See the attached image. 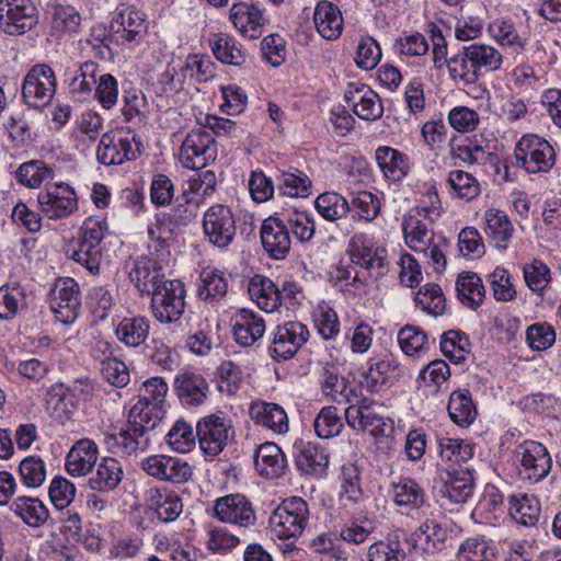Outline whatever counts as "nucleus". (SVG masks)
<instances>
[{
	"mask_svg": "<svg viewBox=\"0 0 561 561\" xmlns=\"http://www.w3.org/2000/svg\"><path fill=\"white\" fill-rule=\"evenodd\" d=\"M138 151L136 135L127 128H116L102 134L96 160L103 165H119L134 160Z\"/></svg>",
	"mask_w": 561,
	"mask_h": 561,
	"instance_id": "39448f33",
	"label": "nucleus"
},
{
	"mask_svg": "<svg viewBox=\"0 0 561 561\" xmlns=\"http://www.w3.org/2000/svg\"><path fill=\"white\" fill-rule=\"evenodd\" d=\"M297 467L307 474L322 477L329 466V455L314 444L302 445L295 456Z\"/></svg>",
	"mask_w": 561,
	"mask_h": 561,
	"instance_id": "37998d69",
	"label": "nucleus"
},
{
	"mask_svg": "<svg viewBox=\"0 0 561 561\" xmlns=\"http://www.w3.org/2000/svg\"><path fill=\"white\" fill-rule=\"evenodd\" d=\"M174 390L183 405L198 407L206 401L209 385L203 375L184 370L176 375Z\"/></svg>",
	"mask_w": 561,
	"mask_h": 561,
	"instance_id": "393cba45",
	"label": "nucleus"
},
{
	"mask_svg": "<svg viewBox=\"0 0 561 561\" xmlns=\"http://www.w3.org/2000/svg\"><path fill=\"white\" fill-rule=\"evenodd\" d=\"M440 350L449 360L460 364L468 357L471 345L467 335L459 331L450 330L443 334Z\"/></svg>",
	"mask_w": 561,
	"mask_h": 561,
	"instance_id": "680f3d73",
	"label": "nucleus"
},
{
	"mask_svg": "<svg viewBox=\"0 0 561 561\" xmlns=\"http://www.w3.org/2000/svg\"><path fill=\"white\" fill-rule=\"evenodd\" d=\"M503 515V495L493 485H486L483 494L473 512V516H480L482 523L493 524Z\"/></svg>",
	"mask_w": 561,
	"mask_h": 561,
	"instance_id": "bf43d9fd",
	"label": "nucleus"
},
{
	"mask_svg": "<svg viewBox=\"0 0 561 561\" xmlns=\"http://www.w3.org/2000/svg\"><path fill=\"white\" fill-rule=\"evenodd\" d=\"M414 301L417 308L434 317L443 314L446 308V299L437 284L423 285L415 294Z\"/></svg>",
	"mask_w": 561,
	"mask_h": 561,
	"instance_id": "052dcab7",
	"label": "nucleus"
},
{
	"mask_svg": "<svg viewBox=\"0 0 561 561\" xmlns=\"http://www.w3.org/2000/svg\"><path fill=\"white\" fill-rule=\"evenodd\" d=\"M309 517V507L302 497L285 499L268 519L270 534L273 539L296 540L308 526Z\"/></svg>",
	"mask_w": 561,
	"mask_h": 561,
	"instance_id": "7ed1b4c3",
	"label": "nucleus"
},
{
	"mask_svg": "<svg viewBox=\"0 0 561 561\" xmlns=\"http://www.w3.org/2000/svg\"><path fill=\"white\" fill-rule=\"evenodd\" d=\"M482 229L495 247L501 249H506L514 233L508 215L496 207H490L484 211Z\"/></svg>",
	"mask_w": 561,
	"mask_h": 561,
	"instance_id": "2f4dec72",
	"label": "nucleus"
},
{
	"mask_svg": "<svg viewBox=\"0 0 561 561\" xmlns=\"http://www.w3.org/2000/svg\"><path fill=\"white\" fill-rule=\"evenodd\" d=\"M99 72L95 62H83L73 73H69L68 88L72 95L84 100L92 94V89L96 84Z\"/></svg>",
	"mask_w": 561,
	"mask_h": 561,
	"instance_id": "603ef678",
	"label": "nucleus"
},
{
	"mask_svg": "<svg viewBox=\"0 0 561 561\" xmlns=\"http://www.w3.org/2000/svg\"><path fill=\"white\" fill-rule=\"evenodd\" d=\"M511 517L524 526L535 525L540 516V504L535 495L514 494L510 497Z\"/></svg>",
	"mask_w": 561,
	"mask_h": 561,
	"instance_id": "49530a36",
	"label": "nucleus"
},
{
	"mask_svg": "<svg viewBox=\"0 0 561 561\" xmlns=\"http://www.w3.org/2000/svg\"><path fill=\"white\" fill-rule=\"evenodd\" d=\"M146 501L158 518L165 523L175 520L183 511L179 494L164 486L149 489L146 493Z\"/></svg>",
	"mask_w": 561,
	"mask_h": 561,
	"instance_id": "c85d7f7f",
	"label": "nucleus"
},
{
	"mask_svg": "<svg viewBox=\"0 0 561 561\" xmlns=\"http://www.w3.org/2000/svg\"><path fill=\"white\" fill-rule=\"evenodd\" d=\"M489 36L500 46L507 47L513 51L524 49L526 38L519 35L513 22L505 19H495L488 25Z\"/></svg>",
	"mask_w": 561,
	"mask_h": 561,
	"instance_id": "de8ad7c7",
	"label": "nucleus"
},
{
	"mask_svg": "<svg viewBox=\"0 0 561 561\" xmlns=\"http://www.w3.org/2000/svg\"><path fill=\"white\" fill-rule=\"evenodd\" d=\"M38 207L49 219H60L72 214L77 207L75 190L67 183L58 182L46 186L37 195Z\"/></svg>",
	"mask_w": 561,
	"mask_h": 561,
	"instance_id": "a211bd4d",
	"label": "nucleus"
},
{
	"mask_svg": "<svg viewBox=\"0 0 561 561\" xmlns=\"http://www.w3.org/2000/svg\"><path fill=\"white\" fill-rule=\"evenodd\" d=\"M363 496L358 468L353 463L343 465L340 473V502L348 506L360 502Z\"/></svg>",
	"mask_w": 561,
	"mask_h": 561,
	"instance_id": "8fccbe9b",
	"label": "nucleus"
},
{
	"mask_svg": "<svg viewBox=\"0 0 561 561\" xmlns=\"http://www.w3.org/2000/svg\"><path fill=\"white\" fill-rule=\"evenodd\" d=\"M196 437L192 424L179 419L168 432L165 439L173 451L184 454L193 449Z\"/></svg>",
	"mask_w": 561,
	"mask_h": 561,
	"instance_id": "e2e57ef3",
	"label": "nucleus"
},
{
	"mask_svg": "<svg viewBox=\"0 0 561 561\" xmlns=\"http://www.w3.org/2000/svg\"><path fill=\"white\" fill-rule=\"evenodd\" d=\"M107 231V221L100 216L85 218L80 228L78 248L72 251L71 259L92 274H98L100 271L102 260L100 244Z\"/></svg>",
	"mask_w": 561,
	"mask_h": 561,
	"instance_id": "20e7f679",
	"label": "nucleus"
},
{
	"mask_svg": "<svg viewBox=\"0 0 561 561\" xmlns=\"http://www.w3.org/2000/svg\"><path fill=\"white\" fill-rule=\"evenodd\" d=\"M448 530L438 520H424L410 536L412 548L416 552L434 554L445 548Z\"/></svg>",
	"mask_w": 561,
	"mask_h": 561,
	"instance_id": "b1692460",
	"label": "nucleus"
},
{
	"mask_svg": "<svg viewBox=\"0 0 561 561\" xmlns=\"http://www.w3.org/2000/svg\"><path fill=\"white\" fill-rule=\"evenodd\" d=\"M196 435L201 450L206 456L215 457L233 438L232 421L222 413L204 416L196 425Z\"/></svg>",
	"mask_w": 561,
	"mask_h": 561,
	"instance_id": "423d86ee",
	"label": "nucleus"
},
{
	"mask_svg": "<svg viewBox=\"0 0 561 561\" xmlns=\"http://www.w3.org/2000/svg\"><path fill=\"white\" fill-rule=\"evenodd\" d=\"M249 414L256 424L276 434H285L289 430L287 413L276 403L265 401L253 402L250 405Z\"/></svg>",
	"mask_w": 561,
	"mask_h": 561,
	"instance_id": "7c9ffc66",
	"label": "nucleus"
},
{
	"mask_svg": "<svg viewBox=\"0 0 561 561\" xmlns=\"http://www.w3.org/2000/svg\"><path fill=\"white\" fill-rule=\"evenodd\" d=\"M203 230L209 242L218 248H227L236 236V217L232 209L224 204H215L203 216Z\"/></svg>",
	"mask_w": 561,
	"mask_h": 561,
	"instance_id": "4468645a",
	"label": "nucleus"
},
{
	"mask_svg": "<svg viewBox=\"0 0 561 561\" xmlns=\"http://www.w3.org/2000/svg\"><path fill=\"white\" fill-rule=\"evenodd\" d=\"M140 467L149 477L175 484L185 483L193 477V467L186 460L164 454L142 458Z\"/></svg>",
	"mask_w": 561,
	"mask_h": 561,
	"instance_id": "ddd939ff",
	"label": "nucleus"
},
{
	"mask_svg": "<svg viewBox=\"0 0 561 561\" xmlns=\"http://www.w3.org/2000/svg\"><path fill=\"white\" fill-rule=\"evenodd\" d=\"M496 556V545L483 537L468 538L458 548L460 561H494Z\"/></svg>",
	"mask_w": 561,
	"mask_h": 561,
	"instance_id": "864d4df0",
	"label": "nucleus"
},
{
	"mask_svg": "<svg viewBox=\"0 0 561 561\" xmlns=\"http://www.w3.org/2000/svg\"><path fill=\"white\" fill-rule=\"evenodd\" d=\"M375 160L382 175L393 182L404 180L412 169L411 159L390 146L378 147L375 151Z\"/></svg>",
	"mask_w": 561,
	"mask_h": 561,
	"instance_id": "bb28decb",
	"label": "nucleus"
},
{
	"mask_svg": "<svg viewBox=\"0 0 561 561\" xmlns=\"http://www.w3.org/2000/svg\"><path fill=\"white\" fill-rule=\"evenodd\" d=\"M124 477L121 462L112 457H104L89 478L88 485L98 492H110L118 486Z\"/></svg>",
	"mask_w": 561,
	"mask_h": 561,
	"instance_id": "c9c22d12",
	"label": "nucleus"
},
{
	"mask_svg": "<svg viewBox=\"0 0 561 561\" xmlns=\"http://www.w3.org/2000/svg\"><path fill=\"white\" fill-rule=\"evenodd\" d=\"M437 450L440 459L449 463H460L473 457L474 445L467 439L439 437Z\"/></svg>",
	"mask_w": 561,
	"mask_h": 561,
	"instance_id": "5fc2aeb1",
	"label": "nucleus"
},
{
	"mask_svg": "<svg viewBox=\"0 0 561 561\" xmlns=\"http://www.w3.org/2000/svg\"><path fill=\"white\" fill-rule=\"evenodd\" d=\"M516 160L529 173L547 172L556 160L552 146L546 139L534 135H524L515 148Z\"/></svg>",
	"mask_w": 561,
	"mask_h": 561,
	"instance_id": "9d476101",
	"label": "nucleus"
},
{
	"mask_svg": "<svg viewBox=\"0 0 561 561\" xmlns=\"http://www.w3.org/2000/svg\"><path fill=\"white\" fill-rule=\"evenodd\" d=\"M317 211L327 220H336L348 211L347 201L337 193L325 192L314 201Z\"/></svg>",
	"mask_w": 561,
	"mask_h": 561,
	"instance_id": "774afa93",
	"label": "nucleus"
},
{
	"mask_svg": "<svg viewBox=\"0 0 561 561\" xmlns=\"http://www.w3.org/2000/svg\"><path fill=\"white\" fill-rule=\"evenodd\" d=\"M167 407L138 399L130 408L128 419L136 430L149 431L156 428L162 422Z\"/></svg>",
	"mask_w": 561,
	"mask_h": 561,
	"instance_id": "e433bc0d",
	"label": "nucleus"
},
{
	"mask_svg": "<svg viewBox=\"0 0 561 561\" xmlns=\"http://www.w3.org/2000/svg\"><path fill=\"white\" fill-rule=\"evenodd\" d=\"M56 91V77L54 70L45 64L33 66L26 73L22 93L26 103L34 107L47 105Z\"/></svg>",
	"mask_w": 561,
	"mask_h": 561,
	"instance_id": "dca6fc26",
	"label": "nucleus"
},
{
	"mask_svg": "<svg viewBox=\"0 0 561 561\" xmlns=\"http://www.w3.org/2000/svg\"><path fill=\"white\" fill-rule=\"evenodd\" d=\"M351 262L369 272L375 278L383 275L388 264V252L373 236L357 233L347 245Z\"/></svg>",
	"mask_w": 561,
	"mask_h": 561,
	"instance_id": "0eeeda50",
	"label": "nucleus"
},
{
	"mask_svg": "<svg viewBox=\"0 0 561 561\" xmlns=\"http://www.w3.org/2000/svg\"><path fill=\"white\" fill-rule=\"evenodd\" d=\"M448 414L459 426H469L477 416V409L468 390L460 389L451 392L448 401Z\"/></svg>",
	"mask_w": 561,
	"mask_h": 561,
	"instance_id": "3c124183",
	"label": "nucleus"
},
{
	"mask_svg": "<svg viewBox=\"0 0 561 561\" xmlns=\"http://www.w3.org/2000/svg\"><path fill=\"white\" fill-rule=\"evenodd\" d=\"M473 491V476L469 470L447 472L442 489L443 496L454 503H465Z\"/></svg>",
	"mask_w": 561,
	"mask_h": 561,
	"instance_id": "ea45409f",
	"label": "nucleus"
},
{
	"mask_svg": "<svg viewBox=\"0 0 561 561\" xmlns=\"http://www.w3.org/2000/svg\"><path fill=\"white\" fill-rule=\"evenodd\" d=\"M213 517L222 524L239 528H250L256 524L257 517L252 503L240 493L218 497L214 502Z\"/></svg>",
	"mask_w": 561,
	"mask_h": 561,
	"instance_id": "9b49d317",
	"label": "nucleus"
},
{
	"mask_svg": "<svg viewBox=\"0 0 561 561\" xmlns=\"http://www.w3.org/2000/svg\"><path fill=\"white\" fill-rule=\"evenodd\" d=\"M103 130V118L93 111L83 112L76 118L72 137L77 148H89Z\"/></svg>",
	"mask_w": 561,
	"mask_h": 561,
	"instance_id": "58836bf2",
	"label": "nucleus"
},
{
	"mask_svg": "<svg viewBox=\"0 0 561 561\" xmlns=\"http://www.w3.org/2000/svg\"><path fill=\"white\" fill-rule=\"evenodd\" d=\"M234 340L242 346H252L265 333L264 319L250 309H241L232 324Z\"/></svg>",
	"mask_w": 561,
	"mask_h": 561,
	"instance_id": "c756f323",
	"label": "nucleus"
},
{
	"mask_svg": "<svg viewBox=\"0 0 561 561\" xmlns=\"http://www.w3.org/2000/svg\"><path fill=\"white\" fill-rule=\"evenodd\" d=\"M254 463L256 471L267 479L280 477L286 468L285 456L274 443H264L257 447Z\"/></svg>",
	"mask_w": 561,
	"mask_h": 561,
	"instance_id": "f704fd0d",
	"label": "nucleus"
},
{
	"mask_svg": "<svg viewBox=\"0 0 561 561\" xmlns=\"http://www.w3.org/2000/svg\"><path fill=\"white\" fill-rule=\"evenodd\" d=\"M149 24L146 12L134 7H127L116 12L111 27L123 44L135 47L147 36Z\"/></svg>",
	"mask_w": 561,
	"mask_h": 561,
	"instance_id": "6ab92c4d",
	"label": "nucleus"
},
{
	"mask_svg": "<svg viewBox=\"0 0 561 561\" xmlns=\"http://www.w3.org/2000/svg\"><path fill=\"white\" fill-rule=\"evenodd\" d=\"M466 47L472 56L481 75L484 72H494L501 69L504 62V57L503 54L493 45L473 43Z\"/></svg>",
	"mask_w": 561,
	"mask_h": 561,
	"instance_id": "4d7b16f0",
	"label": "nucleus"
},
{
	"mask_svg": "<svg viewBox=\"0 0 561 561\" xmlns=\"http://www.w3.org/2000/svg\"><path fill=\"white\" fill-rule=\"evenodd\" d=\"M199 297L204 300L218 299L226 295L228 280L225 273L217 267L207 266L201 272Z\"/></svg>",
	"mask_w": 561,
	"mask_h": 561,
	"instance_id": "13d9d810",
	"label": "nucleus"
},
{
	"mask_svg": "<svg viewBox=\"0 0 561 561\" xmlns=\"http://www.w3.org/2000/svg\"><path fill=\"white\" fill-rule=\"evenodd\" d=\"M79 286L73 278H58L50 293V307L55 318L62 324L72 323L80 308Z\"/></svg>",
	"mask_w": 561,
	"mask_h": 561,
	"instance_id": "aec40b11",
	"label": "nucleus"
},
{
	"mask_svg": "<svg viewBox=\"0 0 561 561\" xmlns=\"http://www.w3.org/2000/svg\"><path fill=\"white\" fill-rule=\"evenodd\" d=\"M149 321L145 317L123 318L115 327V335L127 347H138L149 335Z\"/></svg>",
	"mask_w": 561,
	"mask_h": 561,
	"instance_id": "a19ab883",
	"label": "nucleus"
},
{
	"mask_svg": "<svg viewBox=\"0 0 561 561\" xmlns=\"http://www.w3.org/2000/svg\"><path fill=\"white\" fill-rule=\"evenodd\" d=\"M10 508L31 527L42 526L49 516L46 505L36 497L20 496L12 502Z\"/></svg>",
	"mask_w": 561,
	"mask_h": 561,
	"instance_id": "a18cd8bd",
	"label": "nucleus"
},
{
	"mask_svg": "<svg viewBox=\"0 0 561 561\" xmlns=\"http://www.w3.org/2000/svg\"><path fill=\"white\" fill-rule=\"evenodd\" d=\"M171 234V230L162 224L149 226V255L139 257L129 272L131 283L140 293L151 295L161 286L162 271L170 259Z\"/></svg>",
	"mask_w": 561,
	"mask_h": 561,
	"instance_id": "f257e3e1",
	"label": "nucleus"
},
{
	"mask_svg": "<svg viewBox=\"0 0 561 561\" xmlns=\"http://www.w3.org/2000/svg\"><path fill=\"white\" fill-rule=\"evenodd\" d=\"M417 198V205L410 210H419V215L434 222L443 214L442 202L438 197L437 186L434 181L426 182Z\"/></svg>",
	"mask_w": 561,
	"mask_h": 561,
	"instance_id": "0e129e2a",
	"label": "nucleus"
},
{
	"mask_svg": "<svg viewBox=\"0 0 561 561\" xmlns=\"http://www.w3.org/2000/svg\"><path fill=\"white\" fill-rule=\"evenodd\" d=\"M261 241L264 250L273 259H284L290 250V237L283 220L277 217L266 218L261 228Z\"/></svg>",
	"mask_w": 561,
	"mask_h": 561,
	"instance_id": "a878e982",
	"label": "nucleus"
},
{
	"mask_svg": "<svg viewBox=\"0 0 561 561\" xmlns=\"http://www.w3.org/2000/svg\"><path fill=\"white\" fill-rule=\"evenodd\" d=\"M244 386L242 368L231 360H226L217 368V390L226 397H237Z\"/></svg>",
	"mask_w": 561,
	"mask_h": 561,
	"instance_id": "09e8293b",
	"label": "nucleus"
},
{
	"mask_svg": "<svg viewBox=\"0 0 561 561\" xmlns=\"http://www.w3.org/2000/svg\"><path fill=\"white\" fill-rule=\"evenodd\" d=\"M398 343L407 356H421L428 346L427 335L420 328L403 327L398 333Z\"/></svg>",
	"mask_w": 561,
	"mask_h": 561,
	"instance_id": "338daca9",
	"label": "nucleus"
},
{
	"mask_svg": "<svg viewBox=\"0 0 561 561\" xmlns=\"http://www.w3.org/2000/svg\"><path fill=\"white\" fill-rule=\"evenodd\" d=\"M448 184L453 190V196L463 201H472L481 192L479 181L471 173L462 170L450 171Z\"/></svg>",
	"mask_w": 561,
	"mask_h": 561,
	"instance_id": "69168bd1",
	"label": "nucleus"
},
{
	"mask_svg": "<svg viewBox=\"0 0 561 561\" xmlns=\"http://www.w3.org/2000/svg\"><path fill=\"white\" fill-rule=\"evenodd\" d=\"M37 23V9L31 0H0V30L22 35Z\"/></svg>",
	"mask_w": 561,
	"mask_h": 561,
	"instance_id": "2eb2a0df",
	"label": "nucleus"
},
{
	"mask_svg": "<svg viewBox=\"0 0 561 561\" xmlns=\"http://www.w3.org/2000/svg\"><path fill=\"white\" fill-rule=\"evenodd\" d=\"M229 20L236 31L244 38H259L264 30L262 10L250 2H236L229 10Z\"/></svg>",
	"mask_w": 561,
	"mask_h": 561,
	"instance_id": "4be33fe9",
	"label": "nucleus"
},
{
	"mask_svg": "<svg viewBox=\"0 0 561 561\" xmlns=\"http://www.w3.org/2000/svg\"><path fill=\"white\" fill-rule=\"evenodd\" d=\"M251 300L265 312H274L282 305V294L272 279L254 275L248 284Z\"/></svg>",
	"mask_w": 561,
	"mask_h": 561,
	"instance_id": "473e14b6",
	"label": "nucleus"
},
{
	"mask_svg": "<svg viewBox=\"0 0 561 561\" xmlns=\"http://www.w3.org/2000/svg\"><path fill=\"white\" fill-rule=\"evenodd\" d=\"M514 462L523 480L539 482L545 479L552 466L547 448L538 442L526 440L514 450Z\"/></svg>",
	"mask_w": 561,
	"mask_h": 561,
	"instance_id": "1a4fd4ad",
	"label": "nucleus"
},
{
	"mask_svg": "<svg viewBox=\"0 0 561 561\" xmlns=\"http://www.w3.org/2000/svg\"><path fill=\"white\" fill-rule=\"evenodd\" d=\"M344 99L354 113L364 121H375L382 115L383 107L379 95L364 83H348Z\"/></svg>",
	"mask_w": 561,
	"mask_h": 561,
	"instance_id": "412c9836",
	"label": "nucleus"
},
{
	"mask_svg": "<svg viewBox=\"0 0 561 561\" xmlns=\"http://www.w3.org/2000/svg\"><path fill=\"white\" fill-rule=\"evenodd\" d=\"M210 45L213 54L222 64L241 66L245 62L247 55L232 35L227 33L215 34Z\"/></svg>",
	"mask_w": 561,
	"mask_h": 561,
	"instance_id": "c03bdc74",
	"label": "nucleus"
},
{
	"mask_svg": "<svg viewBox=\"0 0 561 561\" xmlns=\"http://www.w3.org/2000/svg\"><path fill=\"white\" fill-rule=\"evenodd\" d=\"M99 458L98 445L89 438L76 442L66 455L65 469L73 478H82L92 472Z\"/></svg>",
	"mask_w": 561,
	"mask_h": 561,
	"instance_id": "5701e85b",
	"label": "nucleus"
},
{
	"mask_svg": "<svg viewBox=\"0 0 561 561\" xmlns=\"http://www.w3.org/2000/svg\"><path fill=\"white\" fill-rule=\"evenodd\" d=\"M18 181L28 188H38L54 178V170L42 160H30L16 170Z\"/></svg>",
	"mask_w": 561,
	"mask_h": 561,
	"instance_id": "6e6d98bb",
	"label": "nucleus"
},
{
	"mask_svg": "<svg viewBox=\"0 0 561 561\" xmlns=\"http://www.w3.org/2000/svg\"><path fill=\"white\" fill-rule=\"evenodd\" d=\"M391 501L405 511L421 508L425 503V491L411 478H399L389 490Z\"/></svg>",
	"mask_w": 561,
	"mask_h": 561,
	"instance_id": "72a5a7b5",
	"label": "nucleus"
},
{
	"mask_svg": "<svg viewBox=\"0 0 561 561\" xmlns=\"http://www.w3.org/2000/svg\"><path fill=\"white\" fill-rule=\"evenodd\" d=\"M425 219L419 210H409L402 221L403 240L412 251L423 253L436 273H443L447 265L448 241L444 237H435Z\"/></svg>",
	"mask_w": 561,
	"mask_h": 561,
	"instance_id": "f03ea898",
	"label": "nucleus"
},
{
	"mask_svg": "<svg viewBox=\"0 0 561 561\" xmlns=\"http://www.w3.org/2000/svg\"><path fill=\"white\" fill-rule=\"evenodd\" d=\"M309 339L308 328L298 321H287L278 324L272 332L270 345L271 356L277 360L293 358Z\"/></svg>",
	"mask_w": 561,
	"mask_h": 561,
	"instance_id": "f8f14e48",
	"label": "nucleus"
},
{
	"mask_svg": "<svg viewBox=\"0 0 561 561\" xmlns=\"http://www.w3.org/2000/svg\"><path fill=\"white\" fill-rule=\"evenodd\" d=\"M456 291L460 301L471 309L479 308L485 298L482 279L473 272H462L458 275Z\"/></svg>",
	"mask_w": 561,
	"mask_h": 561,
	"instance_id": "79ce46f5",
	"label": "nucleus"
},
{
	"mask_svg": "<svg viewBox=\"0 0 561 561\" xmlns=\"http://www.w3.org/2000/svg\"><path fill=\"white\" fill-rule=\"evenodd\" d=\"M447 69L450 79L463 85L474 84L482 76L466 46L448 59Z\"/></svg>",
	"mask_w": 561,
	"mask_h": 561,
	"instance_id": "4c0bfd02",
	"label": "nucleus"
},
{
	"mask_svg": "<svg viewBox=\"0 0 561 561\" xmlns=\"http://www.w3.org/2000/svg\"><path fill=\"white\" fill-rule=\"evenodd\" d=\"M313 23L318 34L327 39H337L344 28V19L340 8L329 1L321 0L313 11Z\"/></svg>",
	"mask_w": 561,
	"mask_h": 561,
	"instance_id": "cd10ccee",
	"label": "nucleus"
},
{
	"mask_svg": "<svg viewBox=\"0 0 561 561\" xmlns=\"http://www.w3.org/2000/svg\"><path fill=\"white\" fill-rule=\"evenodd\" d=\"M215 158V139L209 133L194 129L186 135L179 154V160L184 168L202 169Z\"/></svg>",
	"mask_w": 561,
	"mask_h": 561,
	"instance_id": "f3484780",
	"label": "nucleus"
},
{
	"mask_svg": "<svg viewBox=\"0 0 561 561\" xmlns=\"http://www.w3.org/2000/svg\"><path fill=\"white\" fill-rule=\"evenodd\" d=\"M185 309V289L179 279L163 280L151 294L152 314L160 323H172L181 319Z\"/></svg>",
	"mask_w": 561,
	"mask_h": 561,
	"instance_id": "6e6552de",
	"label": "nucleus"
}]
</instances>
